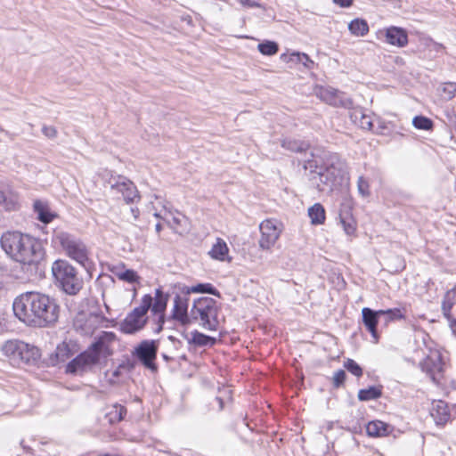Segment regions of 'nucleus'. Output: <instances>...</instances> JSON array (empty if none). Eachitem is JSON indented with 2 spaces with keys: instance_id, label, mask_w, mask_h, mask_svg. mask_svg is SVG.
<instances>
[{
  "instance_id": "nucleus-1",
  "label": "nucleus",
  "mask_w": 456,
  "mask_h": 456,
  "mask_svg": "<svg viewBox=\"0 0 456 456\" xmlns=\"http://www.w3.org/2000/svg\"><path fill=\"white\" fill-rule=\"evenodd\" d=\"M15 316L30 327H49L54 324L60 313L55 299L48 295L28 291L18 296L12 304Z\"/></svg>"
},
{
  "instance_id": "nucleus-2",
  "label": "nucleus",
  "mask_w": 456,
  "mask_h": 456,
  "mask_svg": "<svg viewBox=\"0 0 456 456\" xmlns=\"http://www.w3.org/2000/svg\"><path fill=\"white\" fill-rule=\"evenodd\" d=\"M0 243L12 259L23 265L37 264L44 257L40 241L20 232H4Z\"/></svg>"
},
{
  "instance_id": "nucleus-3",
  "label": "nucleus",
  "mask_w": 456,
  "mask_h": 456,
  "mask_svg": "<svg viewBox=\"0 0 456 456\" xmlns=\"http://www.w3.org/2000/svg\"><path fill=\"white\" fill-rule=\"evenodd\" d=\"M310 157L301 159L305 169L313 173L312 181L320 191H331L337 175L343 170L345 164L336 153H329L326 167H319L318 161L313 152Z\"/></svg>"
},
{
  "instance_id": "nucleus-4",
  "label": "nucleus",
  "mask_w": 456,
  "mask_h": 456,
  "mask_svg": "<svg viewBox=\"0 0 456 456\" xmlns=\"http://www.w3.org/2000/svg\"><path fill=\"white\" fill-rule=\"evenodd\" d=\"M114 338V333L102 332L86 351L81 353L68 363L66 372L76 374L98 363L102 354L106 355L110 354L108 343L113 341Z\"/></svg>"
},
{
  "instance_id": "nucleus-5",
  "label": "nucleus",
  "mask_w": 456,
  "mask_h": 456,
  "mask_svg": "<svg viewBox=\"0 0 456 456\" xmlns=\"http://www.w3.org/2000/svg\"><path fill=\"white\" fill-rule=\"evenodd\" d=\"M217 314L218 307L215 299L208 297H200L194 301L191 308V323L199 322L205 330H216L218 327Z\"/></svg>"
},
{
  "instance_id": "nucleus-6",
  "label": "nucleus",
  "mask_w": 456,
  "mask_h": 456,
  "mask_svg": "<svg viewBox=\"0 0 456 456\" xmlns=\"http://www.w3.org/2000/svg\"><path fill=\"white\" fill-rule=\"evenodd\" d=\"M53 275L61 289L68 295H77L83 288V279L66 260H56L52 266Z\"/></svg>"
},
{
  "instance_id": "nucleus-7",
  "label": "nucleus",
  "mask_w": 456,
  "mask_h": 456,
  "mask_svg": "<svg viewBox=\"0 0 456 456\" xmlns=\"http://www.w3.org/2000/svg\"><path fill=\"white\" fill-rule=\"evenodd\" d=\"M152 303V297L149 294L142 298L141 305L130 312L120 323V330L126 334H134L144 328L147 323V313Z\"/></svg>"
},
{
  "instance_id": "nucleus-8",
  "label": "nucleus",
  "mask_w": 456,
  "mask_h": 456,
  "mask_svg": "<svg viewBox=\"0 0 456 456\" xmlns=\"http://www.w3.org/2000/svg\"><path fill=\"white\" fill-rule=\"evenodd\" d=\"M53 241L60 244L70 258L86 267L88 252L86 245L81 240L65 232L59 231L54 232Z\"/></svg>"
},
{
  "instance_id": "nucleus-9",
  "label": "nucleus",
  "mask_w": 456,
  "mask_h": 456,
  "mask_svg": "<svg viewBox=\"0 0 456 456\" xmlns=\"http://www.w3.org/2000/svg\"><path fill=\"white\" fill-rule=\"evenodd\" d=\"M110 190L115 194H120L126 203H134L140 199L136 186L125 176L111 177L109 180Z\"/></svg>"
},
{
  "instance_id": "nucleus-10",
  "label": "nucleus",
  "mask_w": 456,
  "mask_h": 456,
  "mask_svg": "<svg viewBox=\"0 0 456 456\" xmlns=\"http://www.w3.org/2000/svg\"><path fill=\"white\" fill-rule=\"evenodd\" d=\"M159 344L156 340H142L133 351V355L148 369L155 370Z\"/></svg>"
},
{
  "instance_id": "nucleus-11",
  "label": "nucleus",
  "mask_w": 456,
  "mask_h": 456,
  "mask_svg": "<svg viewBox=\"0 0 456 456\" xmlns=\"http://www.w3.org/2000/svg\"><path fill=\"white\" fill-rule=\"evenodd\" d=\"M261 238L259 246L263 249L271 248L280 237L281 232V224L276 220H265L259 226Z\"/></svg>"
},
{
  "instance_id": "nucleus-12",
  "label": "nucleus",
  "mask_w": 456,
  "mask_h": 456,
  "mask_svg": "<svg viewBox=\"0 0 456 456\" xmlns=\"http://www.w3.org/2000/svg\"><path fill=\"white\" fill-rule=\"evenodd\" d=\"M105 322V317L101 314H79L74 321V327L83 335H92Z\"/></svg>"
},
{
  "instance_id": "nucleus-13",
  "label": "nucleus",
  "mask_w": 456,
  "mask_h": 456,
  "mask_svg": "<svg viewBox=\"0 0 456 456\" xmlns=\"http://www.w3.org/2000/svg\"><path fill=\"white\" fill-rule=\"evenodd\" d=\"M152 208L155 210L153 216L156 218L164 220L175 232L183 233L186 231L187 218L183 215L177 211L173 213L167 210L165 206H163L164 213L159 212L154 206Z\"/></svg>"
},
{
  "instance_id": "nucleus-14",
  "label": "nucleus",
  "mask_w": 456,
  "mask_h": 456,
  "mask_svg": "<svg viewBox=\"0 0 456 456\" xmlns=\"http://www.w3.org/2000/svg\"><path fill=\"white\" fill-rule=\"evenodd\" d=\"M188 298L176 295L170 319L178 322L183 326L191 324L190 313H188Z\"/></svg>"
},
{
  "instance_id": "nucleus-15",
  "label": "nucleus",
  "mask_w": 456,
  "mask_h": 456,
  "mask_svg": "<svg viewBox=\"0 0 456 456\" xmlns=\"http://www.w3.org/2000/svg\"><path fill=\"white\" fill-rule=\"evenodd\" d=\"M362 322L366 330L370 333L373 343H378L379 335L377 330L379 320L382 316L380 310L375 311L369 307H364L362 310Z\"/></svg>"
},
{
  "instance_id": "nucleus-16",
  "label": "nucleus",
  "mask_w": 456,
  "mask_h": 456,
  "mask_svg": "<svg viewBox=\"0 0 456 456\" xmlns=\"http://www.w3.org/2000/svg\"><path fill=\"white\" fill-rule=\"evenodd\" d=\"M386 41L389 45L404 47L408 44L407 31L402 28L392 26L385 32Z\"/></svg>"
},
{
  "instance_id": "nucleus-17",
  "label": "nucleus",
  "mask_w": 456,
  "mask_h": 456,
  "mask_svg": "<svg viewBox=\"0 0 456 456\" xmlns=\"http://www.w3.org/2000/svg\"><path fill=\"white\" fill-rule=\"evenodd\" d=\"M430 415L436 425H444L450 419V411L448 404L441 400L434 401L430 410Z\"/></svg>"
},
{
  "instance_id": "nucleus-18",
  "label": "nucleus",
  "mask_w": 456,
  "mask_h": 456,
  "mask_svg": "<svg viewBox=\"0 0 456 456\" xmlns=\"http://www.w3.org/2000/svg\"><path fill=\"white\" fill-rule=\"evenodd\" d=\"M391 430L392 428L381 420L370 421L366 425V432L368 436L372 437L386 436L391 432Z\"/></svg>"
},
{
  "instance_id": "nucleus-19",
  "label": "nucleus",
  "mask_w": 456,
  "mask_h": 456,
  "mask_svg": "<svg viewBox=\"0 0 456 456\" xmlns=\"http://www.w3.org/2000/svg\"><path fill=\"white\" fill-rule=\"evenodd\" d=\"M40 357L39 349L22 341L18 360L30 363Z\"/></svg>"
},
{
  "instance_id": "nucleus-20",
  "label": "nucleus",
  "mask_w": 456,
  "mask_h": 456,
  "mask_svg": "<svg viewBox=\"0 0 456 456\" xmlns=\"http://www.w3.org/2000/svg\"><path fill=\"white\" fill-rule=\"evenodd\" d=\"M351 120L361 128L370 130L372 128V120L370 116L364 113L362 109H354L350 112Z\"/></svg>"
},
{
  "instance_id": "nucleus-21",
  "label": "nucleus",
  "mask_w": 456,
  "mask_h": 456,
  "mask_svg": "<svg viewBox=\"0 0 456 456\" xmlns=\"http://www.w3.org/2000/svg\"><path fill=\"white\" fill-rule=\"evenodd\" d=\"M229 248L226 242L218 238L216 242L213 245L211 250L209 251V255L213 259H216L219 261H230L228 257Z\"/></svg>"
},
{
  "instance_id": "nucleus-22",
  "label": "nucleus",
  "mask_w": 456,
  "mask_h": 456,
  "mask_svg": "<svg viewBox=\"0 0 456 456\" xmlns=\"http://www.w3.org/2000/svg\"><path fill=\"white\" fill-rule=\"evenodd\" d=\"M168 301V295L163 293L160 288L155 290V297H152L151 311L153 314L165 313Z\"/></svg>"
},
{
  "instance_id": "nucleus-23",
  "label": "nucleus",
  "mask_w": 456,
  "mask_h": 456,
  "mask_svg": "<svg viewBox=\"0 0 456 456\" xmlns=\"http://www.w3.org/2000/svg\"><path fill=\"white\" fill-rule=\"evenodd\" d=\"M34 210L37 215V218L44 224H49L56 216L52 213L48 205L41 200L34 202Z\"/></svg>"
},
{
  "instance_id": "nucleus-24",
  "label": "nucleus",
  "mask_w": 456,
  "mask_h": 456,
  "mask_svg": "<svg viewBox=\"0 0 456 456\" xmlns=\"http://www.w3.org/2000/svg\"><path fill=\"white\" fill-rule=\"evenodd\" d=\"M18 195L9 188L0 191V205L6 210H14L18 205Z\"/></svg>"
},
{
  "instance_id": "nucleus-25",
  "label": "nucleus",
  "mask_w": 456,
  "mask_h": 456,
  "mask_svg": "<svg viewBox=\"0 0 456 456\" xmlns=\"http://www.w3.org/2000/svg\"><path fill=\"white\" fill-rule=\"evenodd\" d=\"M22 341L8 340L1 346L3 354L12 361H18Z\"/></svg>"
},
{
  "instance_id": "nucleus-26",
  "label": "nucleus",
  "mask_w": 456,
  "mask_h": 456,
  "mask_svg": "<svg viewBox=\"0 0 456 456\" xmlns=\"http://www.w3.org/2000/svg\"><path fill=\"white\" fill-rule=\"evenodd\" d=\"M281 146L288 151L299 153L306 152L310 147L309 143L306 142L290 138L284 139L281 142ZM305 155H307V153H305Z\"/></svg>"
},
{
  "instance_id": "nucleus-27",
  "label": "nucleus",
  "mask_w": 456,
  "mask_h": 456,
  "mask_svg": "<svg viewBox=\"0 0 456 456\" xmlns=\"http://www.w3.org/2000/svg\"><path fill=\"white\" fill-rule=\"evenodd\" d=\"M342 94L334 88H325L320 90V97L322 101L330 105H338L342 103Z\"/></svg>"
},
{
  "instance_id": "nucleus-28",
  "label": "nucleus",
  "mask_w": 456,
  "mask_h": 456,
  "mask_svg": "<svg viewBox=\"0 0 456 456\" xmlns=\"http://www.w3.org/2000/svg\"><path fill=\"white\" fill-rule=\"evenodd\" d=\"M308 216L311 219V224L314 225L322 224L325 221V209L320 203H315L309 208Z\"/></svg>"
},
{
  "instance_id": "nucleus-29",
  "label": "nucleus",
  "mask_w": 456,
  "mask_h": 456,
  "mask_svg": "<svg viewBox=\"0 0 456 456\" xmlns=\"http://www.w3.org/2000/svg\"><path fill=\"white\" fill-rule=\"evenodd\" d=\"M339 221L346 235L350 236L355 232L356 223L353 218L352 215L348 211L345 213L343 211H340Z\"/></svg>"
},
{
  "instance_id": "nucleus-30",
  "label": "nucleus",
  "mask_w": 456,
  "mask_h": 456,
  "mask_svg": "<svg viewBox=\"0 0 456 456\" xmlns=\"http://www.w3.org/2000/svg\"><path fill=\"white\" fill-rule=\"evenodd\" d=\"M348 29L355 37H363L369 32V25L365 20L357 18L348 24Z\"/></svg>"
},
{
  "instance_id": "nucleus-31",
  "label": "nucleus",
  "mask_w": 456,
  "mask_h": 456,
  "mask_svg": "<svg viewBox=\"0 0 456 456\" xmlns=\"http://www.w3.org/2000/svg\"><path fill=\"white\" fill-rule=\"evenodd\" d=\"M126 414V409L122 405H114L107 413L106 419L110 424L121 421Z\"/></svg>"
},
{
  "instance_id": "nucleus-32",
  "label": "nucleus",
  "mask_w": 456,
  "mask_h": 456,
  "mask_svg": "<svg viewBox=\"0 0 456 456\" xmlns=\"http://www.w3.org/2000/svg\"><path fill=\"white\" fill-rule=\"evenodd\" d=\"M129 370L128 365L126 363L119 364L117 368L112 370H108L106 372V377L108 379L109 383L117 384L120 379L122 378L124 371Z\"/></svg>"
},
{
  "instance_id": "nucleus-33",
  "label": "nucleus",
  "mask_w": 456,
  "mask_h": 456,
  "mask_svg": "<svg viewBox=\"0 0 456 456\" xmlns=\"http://www.w3.org/2000/svg\"><path fill=\"white\" fill-rule=\"evenodd\" d=\"M422 369L426 370L428 372H433L436 370H441V362H440V355L436 353L432 354L431 356H428L423 362H422Z\"/></svg>"
},
{
  "instance_id": "nucleus-34",
  "label": "nucleus",
  "mask_w": 456,
  "mask_h": 456,
  "mask_svg": "<svg viewBox=\"0 0 456 456\" xmlns=\"http://www.w3.org/2000/svg\"><path fill=\"white\" fill-rule=\"evenodd\" d=\"M187 293H208L214 296H219L218 290L210 283H200L196 286L188 288Z\"/></svg>"
},
{
  "instance_id": "nucleus-35",
  "label": "nucleus",
  "mask_w": 456,
  "mask_h": 456,
  "mask_svg": "<svg viewBox=\"0 0 456 456\" xmlns=\"http://www.w3.org/2000/svg\"><path fill=\"white\" fill-rule=\"evenodd\" d=\"M381 390L376 387H370L367 389H361L358 392L360 401H370L380 397Z\"/></svg>"
},
{
  "instance_id": "nucleus-36",
  "label": "nucleus",
  "mask_w": 456,
  "mask_h": 456,
  "mask_svg": "<svg viewBox=\"0 0 456 456\" xmlns=\"http://www.w3.org/2000/svg\"><path fill=\"white\" fill-rule=\"evenodd\" d=\"M380 312L382 313V316L385 317V324L404 318V314L400 308L380 310Z\"/></svg>"
},
{
  "instance_id": "nucleus-37",
  "label": "nucleus",
  "mask_w": 456,
  "mask_h": 456,
  "mask_svg": "<svg viewBox=\"0 0 456 456\" xmlns=\"http://www.w3.org/2000/svg\"><path fill=\"white\" fill-rule=\"evenodd\" d=\"M259 52L264 55L272 56L278 53L279 46L273 41H265L257 45Z\"/></svg>"
},
{
  "instance_id": "nucleus-38",
  "label": "nucleus",
  "mask_w": 456,
  "mask_h": 456,
  "mask_svg": "<svg viewBox=\"0 0 456 456\" xmlns=\"http://www.w3.org/2000/svg\"><path fill=\"white\" fill-rule=\"evenodd\" d=\"M192 341L197 346H213L216 344V339L215 338L196 331L192 334Z\"/></svg>"
},
{
  "instance_id": "nucleus-39",
  "label": "nucleus",
  "mask_w": 456,
  "mask_h": 456,
  "mask_svg": "<svg viewBox=\"0 0 456 456\" xmlns=\"http://www.w3.org/2000/svg\"><path fill=\"white\" fill-rule=\"evenodd\" d=\"M412 125L417 129L430 130L433 126V122L430 118L424 116H416L412 120Z\"/></svg>"
},
{
  "instance_id": "nucleus-40",
  "label": "nucleus",
  "mask_w": 456,
  "mask_h": 456,
  "mask_svg": "<svg viewBox=\"0 0 456 456\" xmlns=\"http://www.w3.org/2000/svg\"><path fill=\"white\" fill-rule=\"evenodd\" d=\"M116 275L118 276V278L119 280L129 282V283L137 282L139 280V276L137 275L136 272H134V270H130V269L125 270L120 273H117Z\"/></svg>"
},
{
  "instance_id": "nucleus-41",
  "label": "nucleus",
  "mask_w": 456,
  "mask_h": 456,
  "mask_svg": "<svg viewBox=\"0 0 456 456\" xmlns=\"http://www.w3.org/2000/svg\"><path fill=\"white\" fill-rule=\"evenodd\" d=\"M344 366L349 372H351L353 375L356 377H361L362 375V368L356 362H354L352 359H347L345 362Z\"/></svg>"
},
{
  "instance_id": "nucleus-42",
  "label": "nucleus",
  "mask_w": 456,
  "mask_h": 456,
  "mask_svg": "<svg viewBox=\"0 0 456 456\" xmlns=\"http://www.w3.org/2000/svg\"><path fill=\"white\" fill-rule=\"evenodd\" d=\"M357 189L362 197L365 198L370 195V184L363 176H359L357 181Z\"/></svg>"
},
{
  "instance_id": "nucleus-43",
  "label": "nucleus",
  "mask_w": 456,
  "mask_h": 456,
  "mask_svg": "<svg viewBox=\"0 0 456 456\" xmlns=\"http://www.w3.org/2000/svg\"><path fill=\"white\" fill-rule=\"evenodd\" d=\"M346 377V374L345 370H337L333 376L334 387H340L344 383Z\"/></svg>"
},
{
  "instance_id": "nucleus-44",
  "label": "nucleus",
  "mask_w": 456,
  "mask_h": 456,
  "mask_svg": "<svg viewBox=\"0 0 456 456\" xmlns=\"http://www.w3.org/2000/svg\"><path fill=\"white\" fill-rule=\"evenodd\" d=\"M443 91L447 94L448 99H452L456 93V83L449 82L445 83L443 87Z\"/></svg>"
},
{
  "instance_id": "nucleus-45",
  "label": "nucleus",
  "mask_w": 456,
  "mask_h": 456,
  "mask_svg": "<svg viewBox=\"0 0 456 456\" xmlns=\"http://www.w3.org/2000/svg\"><path fill=\"white\" fill-rule=\"evenodd\" d=\"M454 305H455L454 303L448 302L445 299H444V301H443L442 311H443L444 317L449 321L451 320V310Z\"/></svg>"
},
{
  "instance_id": "nucleus-46",
  "label": "nucleus",
  "mask_w": 456,
  "mask_h": 456,
  "mask_svg": "<svg viewBox=\"0 0 456 456\" xmlns=\"http://www.w3.org/2000/svg\"><path fill=\"white\" fill-rule=\"evenodd\" d=\"M42 133L45 136L50 139H53L57 136V130L52 126H44L42 127Z\"/></svg>"
},
{
  "instance_id": "nucleus-47",
  "label": "nucleus",
  "mask_w": 456,
  "mask_h": 456,
  "mask_svg": "<svg viewBox=\"0 0 456 456\" xmlns=\"http://www.w3.org/2000/svg\"><path fill=\"white\" fill-rule=\"evenodd\" d=\"M297 56L298 57V60L300 61L303 62V64L307 67V68H310V64H313L314 61L309 58V56L305 53H297Z\"/></svg>"
},
{
  "instance_id": "nucleus-48",
  "label": "nucleus",
  "mask_w": 456,
  "mask_h": 456,
  "mask_svg": "<svg viewBox=\"0 0 456 456\" xmlns=\"http://www.w3.org/2000/svg\"><path fill=\"white\" fill-rule=\"evenodd\" d=\"M444 299L448 302H452L456 304V289H451L449 290L444 297Z\"/></svg>"
},
{
  "instance_id": "nucleus-49",
  "label": "nucleus",
  "mask_w": 456,
  "mask_h": 456,
  "mask_svg": "<svg viewBox=\"0 0 456 456\" xmlns=\"http://www.w3.org/2000/svg\"><path fill=\"white\" fill-rule=\"evenodd\" d=\"M158 314H159V317L157 320L158 328H157L156 332H160L163 330V325L165 323V313Z\"/></svg>"
},
{
  "instance_id": "nucleus-50",
  "label": "nucleus",
  "mask_w": 456,
  "mask_h": 456,
  "mask_svg": "<svg viewBox=\"0 0 456 456\" xmlns=\"http://www.w3.org/2000/svg\"><path fill=\"white\" fill-rule=\"evenodd\" d=\"M243 6L247 7H261V4L254 0H239Z\"/></svg>"
},
{
  "instance_id": "nucleus-51",
  "label": "nucleus",
  "mask_w": 456,
  "mask_h": 456,
  "mask_svg": "<svg viewBox=\"0 0 456 456\" xmlns=\"http://www.w3.org/2000/svg\"><path fill=\"white\" fill-rule=\"evenodd\" d=\"M333 2L340 7H349L353 4V0H333Z\"/></svg>"
},
{
  "instance_id": "nucleus-52",
  "label": "nucleus",
  "mask_w": 456,
  "mask_h": 456,
  "mask_svg": "<svg viewBox=\"0 0 456 456\" xmlns=\"http://www.w3.org/2000/svg\"><path fill=\"white\" fill-rule=\"evenodd\" d=\"M131 213L134 216L135 220L139 217L140 211H139V209L137 208H131Z\"/></svg>"
},
{
  "instance_id": "nucleus-53",
  "label": "nucleus",
  "mask_w": 456,
  "mask_h": 456,
  "mask_svg": "<svg viewBox=\"0 0 456 456\" xmlns=\"http://www.w3.org/2000/svg\"><path fill=\"white\" fill-rule=\"evenodd\" d=\"M450 327L452 329V333L456 335V320L451 321Z\"/></svg>"
},
{
  "instance_id": "nucleus-54",
  "label": "nucleus",
  "mask_w": 456,
  "mask_h": 456,
  "mask_svg": "<svg viewBox=\"0 0 456 456\" xmlns=\"http://www.w3.org/2000/svg\"><path fill=\"white\" fill-rule=\"evenodd\" d=\"M20 444L25 452H29L31 451V448L24 444V440H21Z\"/></svg>"
},
{
  "instance_id": "nucleus-55",
  "label": "nucleus",
  "mask_w": 456,
  "mask_h": 456,
  "mask_svg": "<svg viewBox=\"0 0 456 456\" xmlns=\"http://www.w3.org/2000/svg\"><path fill=\"white\" fill-rule=\"evenodd\" d=\"M155 230H156V232L157 233H159L162 230V225L161 224L158 223L156 225H155Z\"/></svg>"
},
{
  "instance_id": "nucleus-56",
  "label": "nucleus",
  "mask_w": 456,
  "mask_h": 456,
  "mask_svg": "<svg viewBox=\"0 0 456 456\" xmlns=\"http://www.w3.org/2000/svg\"><path fill=\"white\" fill-rule=\"evenodd\" d=\"M216 400H217V401H218V403H219V408H220V410H222V409H223V407H224L223 400H222L220 397H216Z\"/></svg>"
}]
</instances>
